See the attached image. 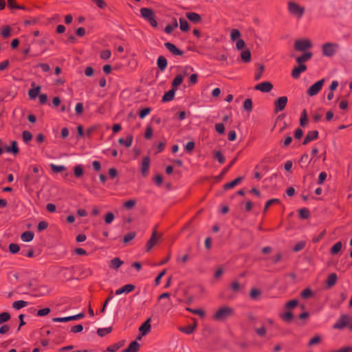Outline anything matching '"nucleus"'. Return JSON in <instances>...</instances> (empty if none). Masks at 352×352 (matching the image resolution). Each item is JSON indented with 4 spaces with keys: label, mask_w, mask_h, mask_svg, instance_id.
<instances>
[{
    "label": "nucleus",
    "mask_w": 352,
    "mask_h": 352,
    "mask_svg": "<svg viewBox=\"0 0 352 352\" xmlns=\"http://www.w3.org/2000/svg\"><path fill=\"white\" fill-rule=\"evenodd\" d=\"M234 314V309L233 308L229 306H223L216 311L212 318L218 322H223L232 317Z\"/></svg>",
    "instance_id": "nucleus-1"
},
{
    "label": "nucleus",
    "mask_w": 352,
    "mask_h": 352,
    "mask_svg": "<svg viewBox=\"0 0 352 352\" xmlns=\"http://www.w3.org/2000/svg\"><path fill=\"white\" fill-rule=\"evenodd\" d=\"M287 10L292 16L297 19H301L305 14V9L298 3L290 1L287 3Z\"/></svg>",
    "instance_id": "nucleus-2"
},
{
    "label": "nucleus",
    "mask_w": 352,
    "mask_h": 352,
    "mask_svg": "<svg viewBox=\"0 0 352 352\" xmlns=\"http://www.w3.org/2000/svg\"><path fill=\"white\" fill-rule=\"evenodd\" d=\"M140 11L142 17L146 20L152 27L156 28L157 26L155 13L151 8H142Z\"/></svg>",
    "instance_id": "nucleus-3"
},
{
    "label": "nucleus",
    "mask_w": 352,
    "mask_h": 352,
    "mask_svg": "<svg viewBox=\"0 0 352 352\" xmlns=\"http://www.w3.org/2000/svg\"><path fill=\"white\" fill-rule=\"evenodd\" d=\"M352 317L348 314H341L338 320L333 325L334 329L342 330L350 325Z\"/></svg>",
    "instance_id": "nucleus-4"
},
{
    "label": "nucleus",
    "mask_w": 352,
    "mask_h": 352,
    "mask_svg": "<svg viewBox=\"0 0 352 352\" xmlns=\"http://www.w3.org/2000/svg\"><path fill=\"white\" fill-rule=\"evenodd\" d=\"M339 48V45L335 43H327L322 45V54L325 56H333Z\"/></svg>",
    "instance_id": "nucleus-5"
},
{
    "label": "nucleus",
    "mask_w": 352,
    "mask_h": 352,
    "mask_svg": "<svg viewBox=\"0 0 352 352\" xmlns=\"http://www.w3.org/2000/svg\"><path fill=\"white\" fill-rule=\"evenodd\" d=\"M311 47L312 43L309 39H298L294 43L295 50L300 52H304Z\"/></svg>",
    "instance_id": "nucleus-6"
},
{
    "label": "nucleus",
    "mask_w": 352,
    "mask_h": 352,
    "mask_svg": "<svg viewBox=\"0 0 352 352\" xmlns=\"http://www.w3.org/2000/svg\"><path fill=\"white\" fill-rule=\"evenodd\" d=\"M324 83V79H321L313 84L307 91V94L309 96L317 95L322 89Z\"/></svg>",
    "instance_id": "nucleus-7"
},
{
    "label": "nucleus",
    "mask_w": 352,
    "mask_h": 352,
    "mask_svg": "<svg viewBox=\"0 0 352 352\" xmlns=\"http://www.w3.org/2000/svg\"><path fill=\"white\" fill-rule=\"evenodd\" d=\"M287 101H288V99H287V96H281V97L278 98L274 101V111L276 113H278L280 111H283L285 109V108L286 107V105L287 104Z\"/></svg>",
    "instance_id": "nucleus-8"
},
{
    "label": "nucleus",
    "mask_w": 352,
    "mask_h": 352,
    "mask_svg": "<svg viewBox=\"0 0 352 352\" xmlns=\"http://www.w3.org/2000/svg\"><path fill=\"white\" fill-rule=\"evenodd\" d=\"M84 317L85 314L83 313H80L71 316L54 318H52V321L55 322H66L70 320H77Z\"/></svg>",
    "instance_id": "nucleus-9"
},
{
    "label": "nucleus",
    "mask_w": 352,
    "mask_h": 352,
    "mask_svg": "<svg viewBox=\"0 0 352 352\" xmlns=\"http://www.w3.org/2000/svg\"><path fill=\"white\" fill-rule=\"evenodd\" d=\"M254 89L263 93H269L273 89V85L269 81H265L257 84Z\"/></svg>",
    "instance_id": "nucleus-10"
},
{
    "label": "nucleus",
    "mask_w": 352,
    "mask_h": 352,
    "mask_svg": "<svg viewBox=\"0 0 352 352\" xmlns=\"http://www.w3.org/2000/svg\"><path fill=\"white\" fill-rule=\"evenodd\" d=\"M161 235L157 236L156 229L155 228L153 231L150 239L146 243V248L147 252L150 251L153 248V247L157 243Z\"/></svg>",
    "instance_id": "nucleus-11"
},
{
    "label": "nucleus",
    "mask_w": 352,
    "mask_h": 352,
    "mask_svg": "<svg viewBox=\"0 0 352 352\" xmlns=\"http://www.w3.org/2000/svg\"><path fill=\"white\" fill-rule=\"evenodd\" d=\"M307 70V66L303 64H299L298 66L295 67L292 72V76L295 78L298 79L301 73L305 72Z\"/></svg>",
    "instance_id": "nucleus-12"
},
{
    "label": "nucleus",
    "mask_w": 352,
    "mask_h": 352,
    "mask_svg": "<svg viewBox=\"0 0 352 352\" xmlns=\"http://www.w3.org/2000/svg\"><path fill=\"white\" fill-rule=\"evenodd\" d=\"M164 46L173 55L182 56L184 54L182 50L178 49L174 44H173L171 43L166 42L164 43Z\"/></svg>",
    "instance_id": "nucleus-13"
},
{
    "label": "nucleus",
    "mask_w": 352,
    "mask_h": 352,
    "mask_svg": "<svg viewBox=\"0 0 352 352\" xmlns=\"http://www.w3.org/2000/svg\"><path fill=\"white\" fill-rule=\"evenodd\" d=\"M318 137V131H309L307 133L303 142L302 144L305 145L309 143L310 142L316 140Z\"/></svg>",
    "instance_id": "nucleus-14"
},
{
    "label": "nucleus",
    "mask_w": 352,
    "mask_h": 352,
    "mask_svg": "<svg viewBox=\"0 0 352 352\" xmlns=\"http://www.w3.org/2000/svg\"><path fill=\"white\" fill-rule=\"evenodd\" d=\"M150 166V158L148 157H144L141 164V173L144 176L147 175Z\"/></svg>",
    "instance_id": "nucleus-15"
},
{
    "label": "nucleus",
    "mask_w": 352,
    "mask_h": 352,
    "mask_svg": "<svg viewBox=\"0 0 352 352\" xmlns=\"http://www.w3.org/2000/svg\"><path fill=\"white\" fill-rule=\"evenodd\" d=\"M135 285L132 284L125 285L116 291V295H120L124 293H130L135 289Z\"/></svg>",
    "instance_id": "nucleus-16"
},
{
    "label": "nucleus",
    "mask_w": 352,
    "mask_h": 352,
    "mask_svg": "<svg viewBox=\"0 0 352 352\" xmlns=\"http://www.w3.org/2000/svg\"><path fill=\"white\" fill-rule=\"evenodd\" d=\"M150 319L145 321L139 328L142 336H146L151 331Z\"/></svg>",
    "instance_id": "nucleus-17"
},
{
    "label": "nucleus",
    "mask_w": 352,
    "mask_h": 352,
    "mask_svg": "<svg viewBox=\"0 0 352 352\" xmlns=\"http://www.w3.org/2000/svg\"><path fill=\"white\" fill-rule=\"evenodd\" d=\"M186 17L195 23H199L201 20V16L196 12H186Z\"/></svg>",
    "instance_id": "nucleus-18"
},
{
    "label": "nucleus",
    "mask_w": 352,
    "mask_h": 352,
    "mask_svg": "<svg viewBox=\"0 0 352 352\" xmlns=\"http://www.w3.org/2000/svg\"><path fill=\"white\" fill-rule=\"evenodd\" d=\"M122 264L123 261L120 258L115 257L110 261L109 266L110 268L117 270Z\"/></svg>",
    "instance_id": "nucleus-19"
},
{
    "label": "nucleus",
    "mask_w": 352,
    "mask_h": 352,
    "mask_svg": "<svg viewBox=\"0 0 352 352\" xmlns=\"http://www.w3.org/2000/svg\"><path fill=\"white\" fill-rule=\"evenodd\" d=\"M312 56L313 54L311 52H307L304 53L302 55L298 56L296 60L298 64H302V63L307 62L311 59Z\"/></svg>",
    "instance_id": "nucleus-20"
},
{
    "label": "nucleus",
    "mask_w": 352,
    "mask_h": 352,
    "mask_svg": "<svg viewBox=\"0 0 352 352\" xmlns=\"http://www.w3.org/2000/svg\"><path fill=\"white\" fill-rule=\"evenodd\" d=\"M140 344L136 340H135L131 342L129 346L122 352H138L140 349Z\"/></svg>",
    "instance_id": "nucleus-21"
},
{
    "label": "nucleus",
    "mask_w": 352,
    "mask_h": 352,
    "mask_svg": "<svg viewBox=\"0 0 352 352\" xmlns=\"http://www.w3.org/2000/svg\"><path fill=\"white\" fill-rule=\"evenodd\" d=\"M176 91V89L171 88V89L166 92L162 97V102H166L171 101L174 98Z\"/></svg>",
    "instance_id": "nucleus-22"
},
{
    "label": "nucleus",
    "mask_w": 352,
    "mask_h": 352,
    "mask_svg": "<svg viewBox=\"0 0 352 352\" xmlns=\"http://www.w3.org/2000/svg\"><path fill=\"white\" fill-rule=\"evenodd\" d=\"M183 79L182 74H177L172 82V88L177 90L178 87L182 84Z\"/></svg>",
    "instance_id": "nucleus-23"
},
{
    "label": "nucleus",
    "mask_w": 352,
    "mask_h": 352,
    "mask_svg": "<svg viewBox=\"0 0 352 352\" xmlns=\"http://www.w3.org/2000/svg\"><path fill=\"white\" fill-rule=\"evenodd\" d=\"M157 65L158 68L161 71H164L167 66L166 58L163 56H160L157 60Z\"/></svg>",
    "instance_id": "nucleus-24"
},
{
    "label": "nucleus",
    "mask_w": 352,
    "mask_h": 352,
    "mask_svg": "<svg viewBox=\"0 0 352 352\" xmlns=\"http://www.w3.org/2000/svg\"><path fill=\"white\" fill-rule=\"evenodd\" d=\"M242 179H243V177H239L236 178L235 179H234L233 181L226 184L223 186V188L225 190H228V189L232 188L234 186H236V185H238L242 181Z\"/></svg>",
    "instance_id": "nucleus-25"
},
{
    "label": "nucleus",
    "mask_w": 352,
    "mask_h": 352,
    "mask_svg": "<svg viewBox=\"0 0 352 352\" xmlns=\"http://www.w3.org/2000/svg\"><path fill=\"white\" fill-rule=\"evenodd\" d=\"M133 140V135H129L126 138V139L120 138L118 140V142L120 144L124 145L126 147H130L131 146V144H132Z\"/></svg>",
    "instance_id": "nucleus-26"
},
{
    "label": "nucleus",
    "mask_w": 352,
    "mask_h": 352,
    "mask_svg": "<svg viewBox=\"0 0 352 352\" xmlns=\"http://www.w3.org/2000/svg\"><path fill=\"white\" fill-rule=\"evenodd\" d=\"M34 235L32 232L25 231L21 234V239L23 241L30 242L34 239Z\"/></svg>",
    "instance_id": "nucleus-27"
},
{
    "label": "nucleus",
    "mask_w": 352,
    "mask_h": 352,
    "mask_svg": "<svg viewBox=\"0 0 352 352\" xmlns=\"http://www.w3.org/2000/svg\"><path fill=\"white\" fill-rule=\"evenodd\" d=\"M19 150L16 141H12L11 143V146H7L6 148V151L7 153H12L14 154H16L19 153Z\"/></svg>",
    "instance_id": "nucleus-28"
},
{
    "label": "nucleus",
    "mask_w": 352,
    "mask_h": 352,
    "mask_svg": "<svg viewBox=\"0 0 352 352\" xmlns=\"http://www.w3.org/2000/svg\"><path fill=\"white\" fill-rule=\"evenodd\" d=\"M342 243L341 241H338L336 243H335L330 250V253L332 255L337 254L342 249Z\"/></svg>",
    "instance_id": "nucleus-29"
},
{
    "label": "nucleus",
    "mask_w": 352,
    "mask_h": 352,
    "mask_svg": "<svg viewBox=\"0 0 352 352\" xmlns=\"http://www.w3.org/2000/svg\"><path fill=\"white\" fill-rule=\"evenodd\" d=\"M337 281V275L335 273H331L329 275L327 280V285L329 287L333 286Z\"/></svg>",
    "instance_id": "nucleus-30"
},
{
    "label": "nucleus",
    "mask_w": 352,
    "mask_h": 352,
    "mask_svg": "<svg viewBox=\"0 0 352 352\" xmlns=\"http://www.w3.org/2000/svg\"><path fill=\"white\" fill-rule=\"evenodd\" d=\"M308 122V118L306 109H303L300 114V124L302 126L307 125Z\"/></svg>",
    "instance_id": "nucleus-31"
},
{
    "label": "nucleus",
    "mask_w": 352,
    "mask_h": 352,
    "mask_svg": "<svg viewBox=\"0 0 352 352\" xmlns=\"http://www.w3.org/2000/svg\"><path fill=\"white\" fill-rule=\"evenodd\" d=\"M179 28L183 32H187L189 30V24L184 18H179Z\"/></svg>",
    "instance_id": "nucleus-32"
},
{
    "label": "nucleus",
    "mask_w": 352,
    "mask_h": 352,
    "mask_svg": "<svg viewBox=\"0 0 352 352\" xmlns=\"http://www.w3.org/2000/svg\"><path fill=\"white\" fill-rule=\"evenodd\" d=\"M241 58L245 63H249L251 60V53L250 50H246L241 53Z\"/></svg>",
    "instance_id": "nucleus-33"
},
{
    "label": "nucleus",
    "mask_w": 352,
    "mask_h": 352,
    "mask_svg": "<svg viewBox=\"0 0 352 352\" xmlns=\"http://www.w3.org/2000/svg\"><path fill=\"white\" fill-rule=\"evenodd\" d=\"M28 305V302L27 301H24V300H17V301H14L13 303H12V307L15 309H20L25 306H27Z\"/></svg>",
    "instance_id": "nucleus-34"
},
{
    "label": "nucleus",
    "mask_w": 352,
    "mask_h": 352,
    "mask_svg": "<svg viewBox=\"0 0 352 352\" xmlns=\"http://www.w3.org/2000/svg\"><path fill=\"white\" fill-rule=\"evenodd\" d=\"M41 87L38 86L36 88L31 89L29 90L28 94L31 99H34L39 94Z\"/></svg>",
    "instance_id": "nucleus-35"
},
{
    "label": "nucleus",
    "mask_w": 352,
    "mask_h": 352,
    "mask_svg": "<svg viewBox=\"0 0 352 352\" xmlns=\"http://www.w3.org/2000/svg\"><path fill=\"white\" fill-rule=\"evenodd\" d=\"M195 328H196V325H193V326L188 325L186 327L179 328V330L182 332H184V333L189 335V334H191L192 333H193Z\"/></svg>",
    "instance_id": "nucleus-36"
},
{
    "label": "nucleus",
    "mask_w": 352,
    "mask_h": 352,
    "mask_svg": "<svg viewBox=\"0 0 352 352\" xmlns=\"http://www.w3.org/2000/svg\"><path fill=\"white\" fill-rule=\"evenodd\" d=\"M240 36H241V32H239V30L233 29L231 31L230 38H231L232 41H236L238 39H240L239 38Z\"/></svg>",
    "instance_id": "nucleus-37"
},
{
    "label": "nucleus",
    "mask_w": 352,
    "mask_h": 352,
    "mask_svg": "<svg viewBox=\"0 0 352 352\" xmlns=\"http://www.w3.org/2000/svg\"><path fill=\"white\" fill-rule=\"evenodd\" d=\"M112 331L111 327L100 328L97 331V333L99 336L103 337L107 334L109 333Z\"/></svg>",
    "instance_id": "nucleus-38"
},
{
    "label": "nucleus",
    "mask_w": 352,
    "mask_h": 352,
    "mask_svg": "<svg viewBox=\"0 0 352 352\" xmlns=\"http://www.w3.org/2000/svg\"><path fill=\"white\" fill-rule=\"evenodd\" d=\"M243 108L245 110L250 112L252 110V101L250 98H247L243 102Z\"/></svg>",
    "instance_id": "nucleus-39"
},
{
    "label": "nucleus",
    "mask_w": 352,
    "mask_h": 352,
    "mask_svg": "<svg viewBox=\"0 0 352 352\" xmlns=\"http://www.w3.org/2000/svg\"><path fill=\"white\" fill-rule=\"evenodd\" d=\"M50 168L54 173H60L65 170V167L63 165H56L51 164Z\"/></svg>",
    "instance_id": "nucleus-40"
},
{
    "label": "nucleus",
    "mask_w": 352,
    "mask_h": 352,
    "mask_svg": "<svg viewBox=\"0 0 352 352\" xmlns=\"http://www.w3.org/2000/svg\"><path fill=\"white\" fill-rule=\"evenodd\" d=\"M10 319V315L8 312L0 314V324L8 321Z\"/></svg>",
    "instance_id": "nucleus-41"
},
{
    "label": "nucleus",
    "mask_w": 352,
    "mask_h": 352,
    "mask_svg": "<svg viewBox=\"0 0 352 352\" xmlns=\"http://www.w3.org/2000/svg\"><path fill=\"white\" fill-rule=\"evenodd\" d=\"M22 138H23V140L25 143H28V142H30L32 140V135L30 131H24L22 133Z\"/></svg>",
    "instance_id": "nucleus-42"
},
{
    "label": "nucleus",
    "mask_w": 352,
    "mask_h": 352,
    "mask_svg": "<svg viewBox=\"0 0 352 352\" xmlns=\"http://www.w3.org/2000/svg\"><path fill=\"white\" fill-rule=\"evenodd\" d=\"M321 337L319 335L315 336L313 338H311L309 342V346H314L315 344H318L321 342Z\"/></svg>",
    "instance_id": "nucleus-43"
},
{
    "label": "nucleus",
    "mask_w": 352,
    "mask_h": 352,
    "mask_svg": "<svg viewBox=\"0 0 352 352\" xmlns=\"http://www.w3.org/2000/svg\"><path fill=\"white\" fill-rule=\"evenodd\" d=\"M263 72H264V67H263V65H260L259 68H258V70L255 73L254 80H256V81L259 80L262 78Z\"/></svg>",
    "instance_id": "nucleus-44"
},
{
    "label": "nucleus",
    "mask_w": 352,
    "mask_h": 352,
    "mask_svg": "<svg viewBox=\"0 0 352 352\" xmlns=\"http://www.w3.org/2000/svg\"><path fill=\"white\" fill-rule=\"evenodd\" d=\"M74 171L75 176L77 177H81L83 174V169H82L81 165L76 166L74 167Z\"/></svg>",
    "instance_id": "nucleus-45"
},
{
    "label": "nucleus",
    "mask_w": 352,
    "mask_h": 352,
    "mask_svg": "<svg viewBox=\"0 0 352 352\" xmlns=\"http://www.w3.org/2000/svg\"><path fill=\"white\" fill-rule=\"evenodd\" d=\"M186 310L192 314H197L201 317L205 316V311L203 309H190V308H187Z\"/></svg>",
    "instance_id": "nucleus-46"
},
{
    "label": "nucleus",
    "mask_w": 352,
    "mask_h": 352,
    "mask_svg": "<svg viewBox=\"0 0 352 352\" xmlns=\"http://www.w3.org/2000/svg\"><path fill=\"white\" fill-rule=\"evenodd\" d=\"M214 157L218 160V162L220 164H223L225 162L226 159L224 156L222 155L221 152L219 151H216L214 153Z\"/></svg>",
    "instance_id": "nucleus-47"
},
{
    "label": "nucleus",
    "mask_w": 352,
    "mask_h": 352,
    "mask_svg": "<svg viewBox=\"0 0 352 352\" xmlns=\"http://www.w3.org/2000/svg\"><path fill=\"white\" fill-rule=\"evenodd\" d=\"M136 204V201L134 199H129L124 202V206L126 209H132Z\"/></svg>",
    "instance_id": "nucleus-48"
},
{
    "label": "nucleus",
    "mask_w": 352,
    "mask_h": 352,
    "mask_svg": "<svg viewBox=\"0 0 352 352\" xmlns=\"http://www.w3.org/2000/svg\"><path fill=\"white\" fill-rule=\"evenodd\" d=\"M299 216L302 219H307L309 217V211L307 208H301L299 210Z\"/></svg>",
    "instance_id": "nucleus-49"
},
{
    "label": "nucleus",
    "mask_w": 352,
    "mask_h": 352,
    "mask_svg": "<svg viewBox=\"0 0 352 352\" xmlns=\"http://www.w3.org/2000/svg\"><path fill=\"white\" fill-rule=\"evenodd\" d=\"M261 290L258 289H252L250 292V296L252 298L256 299L261 295Z\"/></svg>",
    "instance_id": "nucleus-50"
},
{
    "label": "nucleus",
    "mask_w": 352,
    "mask_h": 352,
    "mask_svg": "<svg viewBox=\"0 0 352 352\" xmlns=\"http://www.w3.org/2000/svg\"><path fill=\"white\" fill-rule=\"evenodd\" d=\"M135 236V232H131L124 235V242L125 243L129 242L130 241L133 240Z\"/></svg>",
    "instance_id": "nucleus-51"
},
{
    "label": "nucleus",
    "mask_w": 352,
    "mask_h": 352,
    "mask_svg": "<svg viewBox=\"0 0 352 352\" xmlns=\"http://www.w3.org/2000/svg\"><path fill=\"white\" fill-rule=\"evenodd\" d=\"M305 246V241H300L297 243L294 247L293 248V250L294 252H299L302 250Z\"/></svg>",
    "instance_id": "nucleus-52"
},
{
    "label": "nucleus",
    "mask_w": 352,
    "mask_h": 352,
    "mask_svg": "<svg viewBox=\"0 0 352 352\" xmlns=\"http://www.w3.org/2000/svg\"><path fill=\"white\" fill-rule=\"evenodd\" d=\"M9 250H10V252L12 254H16L17 253L19 250H20V248L18 244H16V243H10L9 245Z\"/></svg>",
    "instance_id": "nucleus-53"
},
{
    "label": "nucleus",
    "mask_w": 352,
    "mask_h": 352,
    "mask_svg": "<svg viewBox=\"0 0 352 352\" xmlns=\"http://www.w3.org/2000/svg\"><path fill=\"white\" fill-rule=\"evenodd\" d=\"M193 71V68L191 66L186 65L183 68V70L180 74L183 75V78L188 76L191 72Z\"/></svg>",
    "instance_id": "nucleus-54"
},
{
    "label": "nucleus",
    "mask_w": 352,
    "mask_h": 352,
    "mask_svg": "<svg viewBox=\"0 0 352 352\" xmlns=\"http://www.w3.org/2000/svg\"><path fill=\"white\" fill-rule=\"evenodd\" d=\"M50 309L49 307H46L44 309H39L37 311L36 315L38 316L42 317V316H47L48 314H50Z\"/></svg>",
    "instance_id": "nucleus-55"
},
{
    "label": "nucleus",
    "mask_w": 352,
    "mask_h": 352,
    "mask_svg": "<svg viewBox=\"0 0 352 352\" xmlns=\"http://www.w3.org/2000/svg\"><path fill=\"white\" fill-rule=\"evenodd\" d=\"M111 51L109 50H105L100 52V58L104 60L109 59L111 57Z\"/></svg>",
    "instance_id": "nucleus-56"
},
{
    "label": "nucleus",
    "mask_w": 352,
    "mask_h": 352,
    "mask_svg": "<svg viewBox=\"0 0 352 352\" xmlns=\"http://www.w3.org/2000/svg\"><path fill=\"white\" fill-rule=\"evenodd\" d=\"M327 173L321 172L318 176V182H317L318 184H319V185L322 184L324 183V182L325 181V179H327Z\"/></svg>",
    "instance_id": "nucleus-57"
},
{
    "label": "nucleus",
    "mask_w": 352,
    "mask_h": 352,
    "mask_svg": "<svg viewBox=\"0 0 352 352\" xmlns=\"http://www.w3.org/2000/svg\"><path fill=\"white\" fill-rule=\"evenodd\" d=\"M120 348V345L119 343H116L112 345H110L107 347V351L108 352H116Z\"/></svg>",
    "instance_id": "nucleus-58"
},
{
    "label": "nucleus",
    "mask_w": 352,
    "mask_h": 352,
    "mask_svg": "<svg viewBox=\"0 0 352 352\" xmlns=\"http://www.w3.org/2000/svg\"><path fill=\"white\" fill-rule=\"evenodd\" d=\"M47 226H48V223L45 221H42L38 223L37 229L39 232H41L42 230H45L47 228Z\"/></svg>",
    "instance_id": "nucleus-59"
},
{
    "label": "nucleus",
    "mask_w": 352,
    "mask_h": 352,
    "mask_svg": "<svg viewBox=\"0 0 352 352\" xmlns=\"http://www.w3.org/2000/svg\"><path fill=\"white\" fill-rule=\"evenodd\" d=\"M151 109L149 107L144 108L142 109L140 112V118L143 119L145 116H146L151 112Z\"/></svg>",
    "instance_id": "nucleus-60"
},
{
    "label": "nucleus",
    "mask_w": 352,
    "mask_h": 352,
    "mask_svg": "<svg viewBox=\"0 0 352 352\" xmlns=\"http://www.w3.org/2000/svg\"><path fill=\"white\" fill-rule=\"evenodd\" d=\"M114 219V214L112 212H108L105 217L104 221L107 224H110Z\"/></svg>",
    "instance_id": "nucleus-61"
},
{
    "label": "nucleus",
    "mask_w": 352,
    "mask_h": 352,
    "mask_svg": "<svg viewBox=\"0 0 352 352\" xmlns=\"http://www.w3.org/2000/svg\"><path fill=\"white\" fill-rule=\"evenodd\" d=\"M282 318L286 322H289L293 318V314L290 311H287L282 316Z\"/></svg>",
    "instance_id": "nucleus-62"
},
{
    "label": "nucleus",
    "mask_w": 352,
    "mask_h": 352,
    "mask_svg": "<svg viewBox=\"0 0 352 352\" xmlns=\"http://www.w3.org/2000/svg\"><path fill=\"white\" fill-rule=\"evenodd\" d=\"M75 111H76V114H78V115L81 114L84 111L83 104L81 102L77 103L75 107Z\"/></svg>",
    "instance_id": "nucleus-63"
},
{
    "label": "nucleus",
    "mask_w": 352,
    "mask_h": 352,
    "mask_svg": "<svg viewBox=\"0 0 352 352\" xmlns=\"http://www.w3.org/2000/svg\"><path fill=\"white\" fill-rule=\"evenodd\" d=\"M312 294V292L310 289H305L301 292V296L303 298H309Z\"/></svg>",
    "instance_id": "nucleus-64"
}]
</instances>
